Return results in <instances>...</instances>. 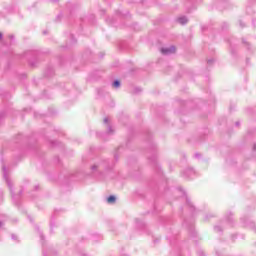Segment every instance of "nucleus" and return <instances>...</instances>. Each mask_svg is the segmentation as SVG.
I'll return each mask as SVG.
<instances>
[{"instance_id": "5", "label": "nucleus", "mask_w": 256, "mask_h": 256, "mask_svg": "<svg viewBox=\"0 0 256 256\" xmlns=\"http://www.w3.org/2000/svg\"><path fill=\"white\" fill-rule=\"evenodd\" d=\"M112 87H114V89H119L121 87V82H119V80L114 81Z\"/></svg>"}, {"instance_id": "7", "label": "nucleus", "mask_w": 256, "mask_h": 256, "mask_svg": "<svg viewBox=\"0 0 256 256\" xmlns=\"http://www.w3.org/2000/svg\"><path fill=\"white\" fill-rule=\"evenodd\" d=\"M1 225H2V224H1V222H0V227H1Z\"/></svg>"}, {"instance_id": "6", "label": "nucleus", "mask_w": 256, "mask_h": 256, "mask_svg": "<svg viewBox=\"0 0 256 256\" xmlns=\"http://www.w3.org/2000/svg\"><path fill=\"white\" fill-rule=\"evenodd\" d=\"M1 37H3V35L0 33V39H1Z\"/></svg>"}, {"instance_id": "4", "label": "nucleus", "mask_w": 256, "mask_h": 256, "mask_svg": "<svg viewBox=\"0 0 256 256\" xmlns=\"http://www.w3.org/2000/svg\"><path fill=\"white\" fill-rule=\"evenodd\" d=\"M115 201H117V198L115 196H109L107 198V203H109L110 205H113V203H115Z\"/></svg>"}, {"instance_id": "1", "label": "nucleus", "mask_w": 256, "mask_h": 256, "mask_svg": "<svg viewBox=\"0 0 256 256\" xmlns=\"http://www.w3.org/2000/svg\"><path fill=\"white\" fill-rule=\"evenodd\" d=\"M162 55H173L175 53L176 49L175 46H166L161 48Z\"/></svg>"}, {"instance_id": "3", "label": "nucleus", "mask_w": 256, "mask_h": 256, "mask_svg": "<svg viewBox=\"0 0 256 256\" xmlns=\"http://www.w3.org/2000/svg\"><path fill=\"white\" fill-rule=\"evenodd\" d=\"M176 21L179 23V25H187V23H189V19H187L185 16L178 17Z\"/></svg>"}, {"instance_id": "2", "label": "nucleus", "mask_w": 256, "mask_h": 256, "mask_svg": "<svg viewBox=\"0 0 256 256\" xmlns=\"http://www.w3.org/2000/svg\"><path fill=\"white\" fill-rule=\"evenodd\" d=\"M104 124L106 125L107 133H113V127L111 126V119L109 117L104 118Z\"/></svg>"}]
</instances>
